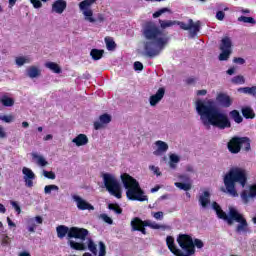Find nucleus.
<instances>
[{"instance_id": "1", "label": "nucleus", "mask_w": 256, "mask_h": 256, "mask_svg": "<svg viewBox=\"0 0 256 256\" xmlns=\"http://www.w3.org/2000/svg\"><path fill=\"white\" fill-rule=\"evenodd\" d=\"M196 111L200 115L204 127L212 126L217 129H230L231 127L229 116L216 108L212 100H208L207 102L197 100Z\"/></svg>"}, {"instance_id": "2", "label": "nucleus", "mask_w": 256, "mask_h": 256, "mask_svg": "<svg viewBox=\"0 0 256 256\" xmlns=\"http://www.w3.org/2000/svg\"><path fill=\"white\" fill-rule=\"evenodd\" d=\"M144 53L146 57H157L169 43V37L163 36V31L153 21H148L143 26Z\"/></svg>"}, {"instance_id": "3", "label": "nucleus", "mask_w": 256, "mask_h": 256, "mask_svg": "<svg viewBox=\"0 0 256 256\" xmlns=\"http://www.w3.org/2000/svg\"><path fill=\"white\" fill-rule=\"evenodd\" d=\"M235 183H239L241 187L247 185V172L245 170L241 168H232L224 176V185L227 193H229L231 197H239V193H237V189L235 188Z\"/></svg>"}, {"instance_id": "4", "label": "nucleus", "mask_w": 256, "mask_h": 256, "mask_svg": "<svg viewBox=\"0 0 256 256\" xmlns=\"http://www.w3.org/2000/svg\"><path fill=\"white\" fill-rule=\"evenodd\" d=\"M161 29H167V27H173V25H178L182 31H189L191 39L197 37V33L201 31V21L194 22L193 19H188V23L181 21H171V20H159Z\"/></svg>"}, {"instance_id": "5", "label": "nucleus", "mask_w": 256, "mask_h": 256, "mask_svg": "<svg viewBox=\"0 0 256 256\" xmlns=\"http://www.w3.org/2000/svg\"><path fill=\"white\" fill-rule=\"evenodd\" d=\"M177 243L179 247L186 252L184 253V256L195 255V247L197 249H203V247H205V243H203L201 239L195 238L193 240V237L188 234H180L177 237Z\"/></svg>"}, {"instance_id": "6", "label": "nucleus", "mask_w": 256, "mask_h": 256, "mask_svg": "<svg viewBox=\"0 0 256 256\" xmlns=\"http://www.w3.org/2000/svg\"><path fill=\"white\" fill-rule=\"evenodd\" d=\"M56 233L58 239L68 237V239H80V241H85L89 235V230L75 226L69 228L65 225H59L56 227Z\"/></svg>"}, {"instance_id": "7", "label": "nucleus", "mask_w": 256, "mask_h": 256, "mask_svg": "<svg viewBox=\"0 0 256 256\" xmlns=\"http://www.w3.org/2000/svg\"><path fill=\"white\" fill-rule=\"evenodd\" d=\"M238 223V225L235 228V232L238 233V235L241 234H247V233H251V230L249 229V223L247 222V219L245 218V216L241 213H239V211H237V209L231 207L229 208V218L226 221V223L228 225H233V223Z\"/></svg>"}, {"instance_id": "8", "label": "nucleus", "mask_w": 256, "mask_h": 256, "mask_svg": "<svg viewBox=\"0 0 256 256\" xmlns=\"http://www.w3.org/2000/svg\"><path fill=\"white\" fill-rule=\"evenodd\" d=\"M130 226L131 231H139L142 235H147V229H145V227H150V229H162V231L168 229L167 225L151 222V220H142L139 217H134L130 222Z\"/></svg>"}, {"instance_id": "9", "label": "nucleus", "mask_w": 256, "mask_h": 256, "mask_svg": "<svg viewBox=\"0 0 256 256\" xmlns=\"http://www.w3.org/2000/svg\"><path fill=\"white\" fill-rule=\"evenodd\" d=\"M104 187L106 191L112 195V197H116V199H121L123 197V191L121 190V184L115 178V176L105 173L103 174Z\"/></svg>"}, {"instance_id": "10", "label": "nucleus", "mask_w": 256, "mask_h": 256, "mask_svg": "<svg viewBox=\"0 0 256 256\" xmlns=\"http://www.w3.org/2000/svg\"><path fill=\"white\" fill-rule=\"evenodd\" d=\"M126 197L130 201H148L147 195H145V192L143 189H141V186L138 184V186H134V188H130L126 191Z\"/></svg>"}, {"instance_id": "11", "label": "nucleus", "mask_w": 256, "mask_h": 256, "mask_svg": "<svg viewBox=\"0 0 256 256\" xmlns=\"http://www.w3.org/2000/svg\"><path fill=\"white\" fill-rule=\"evenodd\" d=\"M96 1L97 0H83L79 3L80 9L83 11V15L89 23H95L96 21L95 18H93V10L89 9Z\"/></svg>"}, {"instance_id": "12", "label": "nucleus", "mask_w": 256, "mask_h": 256, "mask_svg": "<svg viewBox=\"0 0 256 256\" xmlns=\"http://www.w3.org/2000/svg\"><path fill=\"white\" fill-rule=\"evenodd\" d=\"M228 151L230 153L237 155V153H241V137L234 136L230 139V141L227 144Z\"/></svg>"}, {"instance_id": "13", "label": "nucleus", "mask_w": 256, "mask_h": 256, "mask_svg": "<svg viewBox=\"0 0 256 256\" xmlns=\"http://www.w3.org/2000/svg\"><path fill=\"white\" fill-rule=\"evenodd\" d=\"M73 199L76 202L77 208L80 211H95V207L80 196L74 195Z\"/></svg>"}, {"instance_id": "14", "label": "nucleus", "mask_w": 256, "mask_h": 256, "mask_svg": "<svg viewBox=\"0 0 256 256\" xmlns=\"http://www.w3.org/2000/svg\"><path fill=\"white\" fill-rule=\"evenodd\" d=\"M240 197H241L243 203H245V205H247V203H249V201L251 199H255L256 198V183L250 185L248 191L243 190L240 194Z\"/></svg>"}, {"instance_id": "15", "label": "nucleus", "mask_w": 256, "mask_h": 256, "mask_svg": "<svg viewBox=\"0 0 256 256\" xmlns=\"http://www.w3.org/2000/svg\"><path fill=\"white\" fill-rule=\"evenodd\" d=\"M121 179H122L123 186L125 187V189H127V191L139 185V182L127 173L122 174Z\"/></svg>"}, {"instance_id": "16", "label": "nucleus", "mask_w": 256, "mask_h": 256, "mask_svg": "<svg viewBox=\"0 0 256 256\" xmlns=\"http://www.w3.org/2000/svg\"><path fill=\"white\" fill-rule=\"evenodd\" d=\"M166 245H167L169 251H171V253H173V255L185 256V252L181 251V249L177 248V246L175 245V238H173L172 236H167Z\"/></svg>"}, {"instance_id": "17", "label": "nucleus", "mask_w": 256, "mask_h": 256, "mask_svg": "<svg viewBox=\"0 0 256 256\" xmlns=\"http://www.w3.org/2000/svg\"><path fill=\"white\" fill-rule=\"evenodd\" d=\"M22 173L24 175L23 179L25 186L31 189L33 187V180L35 179V173H33V170L27 167L22 169Z\"/></svg>"}, {"instance_id": "18", "label": "nucleus", "mask_w": 256, "mask_h": 256, "mask_svg": "<svg viewBox=\"0 0 256 256\" xmlns=\"http://www.w3.org/2000/svg\"><path fill=\"white\" fill-rule=\"evenodd\" d=\"M216 101L219 103V105H221V107H224L225 109H228V107L233 105V99L231 96L225 93H219L216 97Z\"/></svg>"}, {"instance_id": "19", "label": "nucleus", "mask_w": 256, "mask_h": 256, "mask_svg": "<svg viewBox=\"0 0 256 256\" xmlns=\"http://www.w3.org/2000/svg\"><path fill=\"white\" fill-rule=\"evenodd\" d=\"M163 97H165V88L161 87L157 90L156 94L150 96V105L151 107H155L157 103H159Z\"/></svg>"}, {"instance_id": "20", "label": "nucleus", "mask_w": 256, "mask_h": 256, "mask_svg": "<svg viewBox=\"0 0 256 256\" xmlns=\"http://www.w3.org/2000/svg\"><path fill=\"white\" fill-rule=\"evenodd\" d=\"M67 9V2L65 0H56L52 4V12L61 15Z\"/></svg>"}, {"instance_id": "21", "label": "nucleus", "mask_w": 256, "mask_h": 256, "mask_svg": "<svg viewBox=\"0 0 256 256\" xmlns=\"http://www.w3.org/2000/svg\"><path fill=\"white\" fill-rule=\"evenodd\" d=\"M100 122H94V129L99 131V129L103 128V125H107L111 123V115L105 113L100 115L99 117Z\"/></svg>"}, {"instance_id": "22", "label": "nucleus", "mask_w": 256, "mask_h": 256, "mask_svg": "<svg viewBox=\"0 0 256 256\" xmlns=\"http://www.w3.org/2000/svg\"><path fill=\"white\" fill-rule=\"evenodd\" d=\"M212 209H214L219 219H223V221L226 222L229 220V214L227 215V213L221 209V206L217 202L212 203Z\"/></svg>"}, {"instance_id": "23", "label": "nucleus", "mask_w": 256, "mask_h": 256, "mask_svg": "<svg viewBox=\"0 0 256 256\" xmlns=\"http://www.w3.org/2000/svg\"><path fill=\"white\" fill-rule=\"evenodd\" d=\"M72 143L76 144V147H83L89 143V138L85 134H78L73 138Z\"/></svg>"}, {"instance_id": "24", "label": "nucleus", "mask_w": 256, "mask_h": 256, "mask_svg": "<svg viewBox=\"0 0 256 256\" xmlns=\"http://www.w3.org/2000/svg\"><path fill=\"white\" fill-rule=\"evenodd\" d=\"M249 153L251 151V138L244 136L240 137V150Z\"/></svg>"}, {"instance_id": "25", "label": "nucleus", "mask_w": 256, "mask_h": 256, "mask_svg": "<svg viewBox=\"0 0 256 256\" xmlns=\"http://www.w3.org/2000/svg\"><path fill=\"white\" fill-rule=\"evenodd\" d=\"M155 145L157 150L154 151V155H161V153H166L169 150V145L164 141L158 140L155 142Z\"/></svg>"}, {"instance_id": "26", "label": "nucleus", "mask_w": 256, "mask_h": 256, "mask_svg": "<svg viewBox=\"0 0 256 256\" xmlns=\"http://www.w3.org/2000/svg\"><path fill=\"white\" fill-rule=\"evenodd\" d=\"M210 197H211V194L209 193V191H204L203 195L199 197V203L201 207H203V209H205L207 205L211 203Z\"/></svg>"}, {"instance_id": "27", "label": "nucleus", "mask_w": 256, "mask_h": 256, "mask_svg": "<svg viewBox=\"0 0 256 256\" xmlns=\"http://www.w3.org/2000/svg\"><path fill=\"white\" fill-rule=\"evenodd\" d=\"M68 244L74 251H87V245L83 242H75L73 240H69Z\"/></svg>"}, {"instance_id": "28", "label": "nucleus", "mask_w": 256, "mask_h": 256, "mask_svg": "<svg viewBox=\"0 0 256 256\" xmlns=\"http://www.w3.org/2000/svg\"><path fill=\"white\" fill-rule=\"evenodd\" d=\"M103 55H105V50L94 48L90 51V57H92L93 61L103 59Z\"/></svg>"}, {"instance_id": "29", "label": "nucleus", "mask_w": 256, "mask_h": 256, "mask_svg": "<svg viewBox=\"0 0 256 256\" xmlns=\"http://www.w3.org/2000/svg\"><path fill=\"white\" fill-rule=\"evenodd\" d=\"M241 113L245 119H255V111L249 106L243 107Z\"/></svg>"}, {"instance_id": "30", "label": "nucleus", "mask_w": 256, "mask_h": 256, "mask_svg": "<svg viewBox=\"0 0 256 256\" xmlns=\"http://www.w3.org/2000/svg\"><path fill=\"white\" fill-rule=\"evenodd\" d=\"M231 47H233V42H231V38H229L228 36L224 37L220 44V50H231Z\"/></svg>"}, {"instance_id": "31", "label": "nucleus", "mask_w": 256, "mask_h": 256, "mask_svg": "<svg viewBox=\"0 0 256 256\" xmlns=\"http://www.w3.org/2000/svg\"><path fill=\"white\" fill-rule=\"evenodd\" d=\"M27 73L30 79H35V77H39V75H41V70L35 66H31L27 69Z\"/></svg>"}, {"instance_id": "32", "label": "nucleus", "mask_w": 256, "mask_h": 256, "mask_svg": "<svg viewBox=\"0 0 256 256\" xmlns=\"http://www.w3.org/2000/svg\"><path fill=\"white\" fill-rule=\"evenodd\" d=\"M229 116L231 117V119H233L234 122L238 124L243 123V116H241V113H239L238 110L230 111Z\"/></svg>"}, {"instance_id": "33", "label": "nucleus", "mask_w": 256, "mask_h": 256, "mask_svg": "<svg viewBox=\"0 0 256 256\" xmlns=\"http://www.w3.org/2000/svg\"><path fill=\"white\" fill-rule=\"evenodd\" d=\"M45 67H47V69H50V71H52L53 73H61V66H59V64L55 62H47L45 64Z\"/></svg>"}, {"instance_id": "34", "label": "nucleus", "mask_w": 256, "mask_h": 256, "mask_svg": "<svg viewBox=\"0 0 256 256\" xmlns=\"http://www.w3.org/2000/svg\"><path fill=\"white\" fill-rule=\"evenodd\" d=\"M0 103H2L4 107H13V105H15V100H13V98L3 96L0 99Z\"/></svg>"}, {"instance_id": "35", "label": "nucleus", "mask_w": 256, "mask_h": 256, "mask_svg": "<svg viewBox=\"0 0 256 256\" xmlns=\"http://www.w3.org/2000/svg\"><path fill=\"white\" fill-rule=\"evenodd\" d=\"M106 48L108 51H115V48L117 47V44L111 37L105 38Z\"/></svg>"}, {"instance_id": "36", "label": "nucleus", "mask_w": 256, "mask_h": 256, "mask_svg": "<svg viewBox=\"0 0 256 256\" xmlns=\"http://www.w3.org/2000/svg\"><path fill=\"white\" fill-rule=\"evenodd\" d=\"M87 246H86V249L88 248L89 251L91 253H93V255H97V244H95V242L93 241V239L91 238H88L87 240Z\"/></svg>"}, {"instance_id": "37", "label": "nucleus", "mask_w": 256, "mask_h": 256, "mask_svg": "<svg viewBox=\"0 0 256 256\" xmlns=\"http://www.w3.org/2000/svg\"><path fill=\"white\" fill-rule=\"evenodd\" d=\"M175 187L181 189L182 191H191V184L190 183H183V182H175Z\"/></svg>"}, {"instance_id": "38", "label": "nucleus", "mask_w": 256, "mask_h": 256, "mask_svg": "<svg viewBox=\"0 0 256 256\" xmlns=\"http://www.w3.org/2000/svg\"><path fill=\"white\" fill-rule=\"evenodd\" d=\"M108 209H110V211H114L117 215H121V213H123V208L119 206V204H109Z\"/></svg>"}, {"instance_id": "39", "label": "nucleus", "mask_w": 256, "mask_h": 256, "mask_svg": "<svg viewBox=\"0 0 256 256\" xmlns=\"http://www.w3.org/2000/svg\"><path fill=\"white\" fill-rule=\"evenodd\" d=\"M238 21L240 23H250L251 25H255L256 21L253 17H247V16H240L238 17Z\"/></svg>"}, {"instance_id": "40", "label": "nucleus", "mask_w": 256, "mask_h": 256, "mask_svg": "<svg viewBox=\"0 0 256 256\" xmlns=\"http://www.w3.org/2000/svg\"><path fill=\"white\" fill-rule=\"evenodd\" d=\"M51 191H59V186L55 184H51V185H46L44 187V193L46 195H51Z\"/></svg>"}, {"instance_id": "41", "label": "nucleus", "mask_w": 256, "mask_h": 256, "mask_svg": "<svg viewBox=\"0 0 256 256\" xmlns=\"http://www.w3.org/2000/svg\"><path fill=\"white\" fill-rule=\"evenodd\" d=\"M221 51H222V53L219 55V60L227 61V59H229V55H231V50L225 49V50H221Z\"/></svg>"}, {"instance_id": "42", "label": "nucleus", "mask_w": 256, "mask_h": 256, "mask_svg": "<svg viewBox=\"0 0 256 256\" xmlns=\"http://www.w3.org/2000/svg\"><path fill=\"white\" fill-rule=\"evenodd\" d=\"M163 13H171V10L169 8H161L160 10L153 13V18L157 19L158 17H161Z\"/></svg>"}, {"instance_id": "43", "label": "nucleus", "mask_w": 256, "mask_h": 256, "mask_svg": "<svg viewBox=\"0 0 256 256\" xmlns=\"http://www.w3.org/2000/svg\"><path fill=\"white\" fill-rule=\"evenodd\" d=\"M232 83L235 85H243L245 83V77L238 75L232 78Z\"/></svg>"}, {"instance_id": "44", "label": "nucleus", "mask_w": 256, "mask_h": 256, "mask_svg": "<svg viewBox=\"0 0 256 256\" xmlns=\"http://www.w3.org/2000/svg\"><path fill=\"white\" fill-rule=\"evenodd\" d=\"M99 255L98 256H105L107 255V246H105V243H103L102 241L99 242Z\"/></svg>"}, {"instance_id": "45", "label": "nucleus", "mask_w": 256, "mask_h": 256, "mask_svg": "<svg viewBox=\"0 0 256 256\" xmlns=\"http://www.w3.org/2000/svg\"><path fill=\"white\" fill-rule=\"evenodd\" d=\"M11 243V238H9L7 235H3L2 236V242L1 245L3 247H7V245H9Z\"/></svg>"}, {"instance_id": "46", "label": "nucleus", "mask_w": 256, "mask_h": 256, "mask_svg": "<svg viewBox=\"0 0 256 256\" xmlns=\"http://www.w3.org/2000/svg\"><path fill=\"white\" fill-rule=\"evenodd\" d=\"M101 219H103V221L108 225H113V219H111L107 214H101Z\"/></svg>"}, {"instance_id": "47", "label": "nucleus", "mask_w": 256, "mask_h": 256, "mask_svg": "<svg viewBox=\"0 0 256 256\" xmlns=\"http://www.w3.org/2000/svg\"><path fill=\"white\" fill-rule=\"evenodd\" d=\"M30 3H32L34 9H41V7H43L41 0H30Z\"/></svg>"}, {"instance_id": "48", "label": "nucleus", "mask_w": 256, "mask_h": 256, "mask_svg": "<svg viewBox=\"0 0 256 256\" xmlns=\"http://www.w3.org/2000/svg\"><path fill=\"white\" fill-rule=\"evenodd\" d=\"M43 175L44 177H46V179H55V174L53 173V171H47V170H44L43 171Z\"/></svg>"}, {"instance_id": "49", "label": "nucleus", "mask_w": 256, "mask_h": 256, "mask_svg": "<svg viewBox=\"0 0 256 256\" xmlns=\"http://www.w3.org/2000/svg\"><path fill=\"white\" fill-rule=\"evenodd\" d=\"M25 63H27V60L24 57L16 58V65H18L19 67H23V65H25Z\"/></svg>"}, {"instance_id": "50", "label": "nucleus", "mask_w": 256, "mask_h": 256, "mask_svg": "<svg viewBox=\"0 0 256 256\" xmlns=\"http://www.w3.org/2000/svg\"><path fill=\"white\" fill-rule=\"evenodd\" d=\"M33 221H34L33 219L29 220V223H31V225L28 226L29 233H35V229H36L37 225H35V222H33Z\"/></svg>"}, {"instance_id": "51", "label": "nucleus", "mask_w": 256, "mask_h": 256, "mask_svg": "<svg viewBox=\"0 0 256 256\" xmlns=\"http://www.w3.org/2000/svg\"><path fill=\"white\" fill-rule=\"evenodd\" d=\"M1 121H4V123H11V121H13V116L9 115H4L0 117Z\"/></svg>"}, {"instance_id": "52", "label": "nucleus", "mask_w": 256, "mask_h": 256, "mask_svg": "<svg viewBox=\"0 0 256 256\" xmlns=\"http://www.w3.org/2000/svg\"><path fill=\"white\" fill-rule=\"evenodd\" d=\"M134 70L135 71H143V63L136 61L134 62Z\"/></svg>"}, {"instance_id": "53", "label": "nucleus", "mask_w": 256, "mask_h": 256, "mask_svg": "<svg viewBox=\"0 0 256 256\" xmlns=\"http://www.w3.org/2000/svg\"><path fill=\"white\" fill-rule=\"evenodd\" d=\"M154 219H157L158 221H163V212L158 211L154 213L153 215Z\"/></svg>"}, {"instance_id": "54", "label": "nucleus", "mask_w": 256, "mask_h": 256, "mask_svg": "<svg viewBox=\"0 0 256 256\" xmlns=\"http://www.w3.org/2000/svg\"><path fill=\"white\" fill-rule=\"evenodd\" d=\"M32 159L36 161H45V158L43 156H39V154L35 152L32 153Z\"/></svg>"}, {"instance_id": "55", "label": "nucleus", "mask_w": 256, "mask_h": 256, "mask_svg": "<svg viewBox=\"0 0 256 256\" xmlns=\"http://www.w3.org/2000/svg\"><path fill=\"white\" fill-rule=\"evenodd\" d=\"M216 19H218V21H223V19H225V12L223 11H218L216 13Z\"/></svg>"}, {"instance_id": "56", "label": "nucleus", "mask_w": 256, "mask_h": 256, "mask_svg": "<svg viewBox=\"0 0 256 256\" xmlns=\"http://www.w3.org/2000/svg\"><path fill=\"white\" fill-rule=\"evenodd\" d=\"M197 83V78L195 77H190L186 79V84L187 85H195Z\"/></svg>"}, {"instance_id": "57", "label": "nucleus", "mask_w": 256, "mask_h": 256, "mask_svg": "<svg viewBox=\"0 0 256 256\" xmlns=\"http://www.w3.org/2000/svg\"><path fill=\"white\" fill-rule=\"evenodd\" d=\"M151 171H153L154 175H157V177L161 176V171L159 170V167L150 166Z\"/></svg>"}, {"instance_id": "58", "label": "nucleus", "mask_w": 256, "mask_h": 256, "mask_svg": "<svg viewBox=\"0 0 256 256\" xmlns=\"http://www.w3.org/2000/svg\"><path fill=\"white\" fill-rule=\"evenodd\" d=\"M248 95H252L253 97H256V86H252L248 88Z\"/></svg>"}, {"instance_id": "59", "label": "nucleus", "mask_w": 256, "mask_h": 256, "mask_svg": "<svg viewBox=\"0 0 256 256\" xmlns=\"http://www.w3.org/2000/svg\"><path fill=\"white\" fill-rule=\"evenodd\" d=\"M11 205L14 207L15 211L19 214L21 213V206L17 202H11Z\"/></svg>"}, {"instance_id": "60", "label": "nucleus", "mask_w": 256, "mask_h": 256, "mask_svg": "<svg viewBox=\"0 0 256 256\" xmlns=\"http://www.w3.org/2000/svg\"><path fill=\"white\" fill-rule=\"evenodd\" d=\"M239 93H244L245 95H249V87H243L238 89Z\"/></svg>"}, {"instance_id": "61", "label": "nucleus", "mask_w": 256, "mask_h": 256, "mask_svg": "<svg viewBox=\"0 0 256 256\" xmlns=\"http://www.w3.org/2000/svg\"><path fill=\"white\" fill-rule=\"evenodd\" d=\"M234 63H239V65H244L245 59H243L241 57L234 58Z\"/></svg>"}, {"instance_id": "62", "label": "nucleus", "mask_w": 256, "mask_h": 256, "mask_svg": "<svg viewBox=\"0 0 256 256\" xmlns=\"http://www.w3.org/2000/svg\"><path fill=\"white\" fill-rule=\"evenodd\" d=\"M177 163H179V161H170L169 162L170 169H177Z\"/></svg>"}, {"instance_id": "63", "label": "nucleus", "mask_w": 256, "mask_h": 256, "mask_svg": "<svg viewBox=\"0 0 256 256\" xmlns=\"http://www.w3.org/2000/svg\"><path fill=\"white\" fill-rule=\"evenodd\" d=\"M170 161H180V158L177 154H170Z\"/></svg>"}, {"instance_id": "64", "label": "nucleus", "mask_w": 256, "mask_h": 256, "mask_svg": "<svg viewBox=\"0 0 256 256\" xmlns=\"http://www.w3.org/2000/svg\"><path fill=\"white\" fill-rule=\"evenodd\" d=\"M34 219H35L36 223H38V225L43 224V217L36 216Z\"/></svg>"}]
</instances>
